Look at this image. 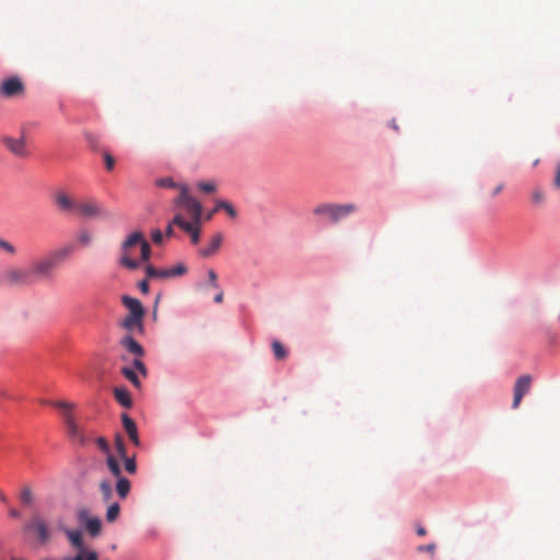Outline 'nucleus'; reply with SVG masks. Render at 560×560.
<instances>
[{
    "mask_svg": "<svg viewBox=\"0 0 560 560\" xmlns=\"http://www.w3.org/2000/svg\"><path fill=\"white\" fill-rule=\"evenodd\" d=\"M159 185L162 187H173L174 183L171 178H163L159 182Z\"/></svg>",
    "mask_w": 560,
    "mask_h": 560,
    "instance_id": "09e8293b",
    "label": "nucleus"
},
{
    "mask_svg": "<svg viewBox=\"0 0 560 560\" xmlns=\"http://www.w3.org/2000/svg\"><path fill=\"white\" fill-rule=\"evenodd\" d=\"M24 94L25 85L16 75L7 78L0 83V95L5 98L22 97Z\"/></svg>",
    "mask_w": 560,
    "mask_h": 560,
    "instance_id": "6e6552de",
    "label": "nucleus"
},
{
    "mask_svg": "<svg viewBox=\"0 0 560 560\" xmlns=\"http://www.w3.org/2000/svg\"><path fill=\"white\" fill-rule=\"evenodd\" d=\"M545 200V194L541 189H535L533 192H532V201L535 203V205H541Z\"/></svg>",
    "mask_w": 560,
    "mask_h": 560,
    "instance_id": "e433bc0d",
    "label": "nucleus"
},
{
    "mask_svg": "<svg viewBox=\"0 0 560 560\" xmlns=\"http://www.w3.org/2000/svg\"><path fill=\"white\" fill-rule=\"evenodd\" d=\"M130 488H131V485L127 478H125V477L117 478L115 489L120 499L124 500L128 497V494L130 492Z\"/></svg>",
    "mask_w": 560,
    "mask_h": 560,
    "instance_id": "aec40b11",
    "label": "nucleus"
},
{
    "mask_svg": "<svg viewBox=\"0 0 560 560\" xmlns=\"http://www.w3.org/2000/svg\"><path fill=\"white\" fill-rule=\"evenodd\" d=\"M273 354L278 360H282L287 355V351L280 341L275 340L272 342Z\"/></svg>",
    "mask_w": 560,
    "mask_h": 560,
    "instance_id": "7c9ffc66",
    "label": "nucleus"
},
{
    "mask_svg": "<svg viewBox=\"0 0 560 560\" xmlns=\"http://www.w3.org/2000/svg\"><path fill=\"white\" fill-rule=\"evenodd\" d=\"M559 320H560V313H559Z\"/></svg>",
    "mask_w": 560,
    "mask_h": 560,
    "instance_id": "680f3d73",
    "label": "nucleus"
},
{
    "mask_svg": "<svg viewBox=\"0 0 560 560\" xmlns=\"http://www.w3.org/2000/svg\"><path fill=\"white\" fill-rule=\"evenodd\" d=\"M121 373L132 385L140 387V381L132 369L125 366L121 369Z\"/></svg>",
    "mask_w": 560,
    "mask_h": 560,
    "instance_id": "a878e982",
    "label": "nucleus"
},
{
    "mask_svg": "<svg viewBox=\"0 0 560 560\" xmlns=\"http://www.w3.org/2000/svg\"><path fill=\"white\" fill-rule=\"evenodd\" d=\"M100 492L105 502H109L113 498L112 483L108 480H102L100 482Z\"/></svg>",
    "mask_w": 560,
    "mask_h": 560,
    "instance_id": "b1692460",
    "label": "nucleus"
},
{
    "mask_svg": "<svg viewBox=\"0 0 560 560\" xmlns=\"http://www.w3.org/2000/svg\"><path fill=\"white\" fill-rule=\"evenodd\" d=\"M85 529L92 537L98 536L102 529L101 520L97 517L88 518L85 522Z\"/></svg>",
    "mask_w": 560,
    "mask_h": 560,
    "instance_id": "412c9836",
    "label": "nucleus"
},
{
    "mask_svg": "<svg viewBox=\"0 0 560 560\" xmlns=\"http://www.w3.org/2000/svg\"><path fill=\"white\" fill-rule=\"evenodd\" d=\"M530 385L532 377L529 375L525 374L517 378L514 386L512 408L516 409L520 406L524 395L529 392Z\"/></svg>",
    "mask_w": 560,
    "mask_h": 560,
    "instance_id": "f8f14e48",
    "label": "nucleus"
},
{
    "mask_svg": "<svg viewBox=\"0 0 560 560\" xmlns=\"http://www.w3.org/2000/svg\"><path fill=\"white\" fill-rule=\"evenodd\" d=\"M133 366H135V368H136L140 373H142L143 375H145V374H147L145 365H144V363H143L141 360L136 359V360L133 361Z\"/></svg>",
    "mask_w": 560,
    "mask_h": 560,
    "instance_id": "37998d69",
    "label": "nucleus"
},
{
    "mask_svg": "<svg viewBox=\"0 0 560 560\" xmlns=\"http://www.w3.org/2000/svg\"><path fill=\"white\" fill-rule=\"evenodd\" d=\"M120 512V506L118 503H112L106 512V520L107 522L112 523L117 520Z\"/></svg>",
    "mask_w": 560,
    "mask_h": 560,
    "instance_id": "c85d7f7f",
    "label": "nucleus"
},
{
    "mask_svg": "<svg viewBox=\"0 0 560 560\" xmlns=\"http://www.w3.org/2000/svg\"><path fill=\"white\" fill-rule=\"evenodd\" d=\"M86 139H88V141L90 142L91 145H93V147L95 145L96 140H95V138L92 135H88Z\"/></svg>",
    "mask_w": 560,
    "mask_h": 560,
    "instance_id": "6e6d98bb",
    "label": "nucleus"
},
{
    "mask_svg": "<svg viewBox=\"0 0 560 560\" xmlns=\"http://www.w3.org/2000/svg\"><path fill=\"white\" fill-rule=\"evenodd\" d=\"M2 143L16 158L24 159V158L28 156L26 139L24 136H22L19 139L10 137V136H4L2 138Z\"/></svg>",
    "mask_w": 560,
    "mask_h": 560,
    "instance_id": "9b49d317",
    "label": "nucleus"
},
{
    "mask_svg": "<svg viewBox=\"0 0 560 560\" xmlns=\"http://www.w3.org/2000/svg\"><path fill=\"white\" fill-rule=\"evenodd\" d=\"M553 184L557 188H560V162H558L557 166H556V175H555Z\"/></svg>",
    "mask_w": 560,
    "mask_h": 560,
    "instance_id": "49530a36",
    "label": "nucleus"
},
{
    "mask_svg": "<svg viewBox=\"0 0 560 560\" xmlns=\"http://www.w3.org/2000/svg\"><path fill=\"white\" fill-rule=\"evenodd\" d=\"M10 516L12 517H19L20 516V512L15 509H11L10 510Z\"/></svg>",
    "mask_w": 560,
    "mask_h": 560,
    "instance_id": "4d7b16f0",
    "label": "nucleus"
},
{
    "mask_svg": "<svg viewBox=\"0 0 560 560\" xmlns=\"http://www.w3.org/2000/svg\"><path fill=\"white\" fill-rule=\"evenodd\" d=\"M145 273H147V277H149V278L158 279V269L154 268L152 265L145 266Z\"/></svg>",
    "mask_w": 560,
    "mask_h": 560,
    "instance_id": "79ce46f5",
    "label": "nucleus"
},
{
    "mask_svg": "<svg viewBox=\"0 0 560 560\" xmlns=\"http://www.w3.org/2000/svg\"><path fill=\"white\" fill-rule=\"evenodd\" d=\"M106 464H107L108 470L110 471V474L114 477H116V478L121 477L120 465L113 454H108V456L106 457Z\"/></svg>",
    "mask_w": 560,
    "mask_h": 560,
    "instance_id": "5701e85b",
    "label": "nucleus"
},
{
    "mask_svg": "<svg viewBox=\"0 0 560 560\" xmlns=\"http://www.w3.org/2000/svg\"><path fill=\"white\" fill-rule=\"evenodd\" d=\"M0 249L4 250L9 255H14L16 253V248L3 238H0Z\"/></svg>",
    "mask_w": 560,
    "mask_h": 560,
    "instance_id": "f704fd0d",
    "label": "nucleus"
},
{
    "mask_svg": "<svg viewBox=\"0 0 560 560\" xmlns=\"http://www.w3.org/2000/svg\"><path fill=\"white\" fill-rule=\"evenodd\" d=\"M74 213L85 219H95L105 215L104 209L94 199L78 200Z\"/></svg>",
    "mask_w": 560,
    "mask_h": 560,
    "instance_id": "1a4fd4ad",
    "label": "nucleus"
},
{
    "mask_svg": "<svg viewBox=\"0 0 560 560\" xmlns=\"http://www.w3.org/2000/svg\"><path fill=\"white\" fill-rule=\"evenodd\" d=\"M121 301L122 304L129 310V314L121 322V326L127 330H132L137 328L140 331H142L144 310L141 302L128 295H124L121 298Z\"/></svg>",
    "mask_w": 560,
    "mask_h": 560,
    "instance_id": "20e7f679",
    "label": "nucleus"
},
{
    "mask_svg": "<svg viewBox=\"0 0 560 560\" xmlns=\"http://www.w3.org/2000/svg\"><path fill=\"white\" fill-rule=\"evenodd\" d=\"M503 188H504L503 184L497 185L492 191V197H495L497 195H499L503 190Z\"/></svg>",
    "mask_w": 560,
    "mask_h": 560,
    "instance_id": "3c124183",
    "label": "nucleus"
},
{
    "mask_svg": "<svg viewBox=\"0 0 560 560\" xmlns=\"http://www.w3.org/2000/svg\"><path fill=\"white\" fill-rule=\"evenodd\" d=\"M168 269H170L172 278L173 277L183 276L187 271V268H186V266L184 264H178L175 267H172V268H168Z\"/></svg>",
    "mask_w": 560,
    "mask_h": 560,
    "instance_id": "c9c22d12",
    "label": "nucleus"
},
{
    "mask_svg": "<svg viewBox=\"0 0 560 560\" xmlns=\"http://www.w3.org/2000/svg\"><path fill=\"white\" fill-rule=\"evenodd\" d=\"M95 443L98 446V448L106 455V457L108 456V454H112L109 443L105 438H103V436L97 438L95 440Z\"/></svg>",
    "mask_w": 560,
    "mask_h": 560,
    "instance_id": "72a5a7b5",
    "label": "nucleus"
},
{
    "mask_svg": "<svg viewBox=\"0 0 560 560\" xmlns=\"http://www.w3.org/2000/svg\"><path fill=\"white\" fill-rule=\"evenodd\" d=\"M20 500L24 505H31L33 503V492L28 486H24L22 488Z\"/></svg>",
    "mask_w": 560,
    "mask_h": 560,
    "instance_id": "cd10ccee",
    "label": "nucleus"
},
{
    "mask_svg": "<svg viewBox=\"0 0 560 560\" xmlns=\"http://www.w3.org/2000/svg\"><path fill=\"white\" fill-rule=\"evenodd\" d=\"M167 278H172L168 268L158 269V279H167Z\"/></svg>",
    "mask_w": 560,
    "mask_h": 560,
    "instance_id": "a18cd8bd",
    "label": "nucleus"
},
{
    "mask_svg": "<svg viewBox=\"0 0 560 560\" xmlns=\"http://www.w3.org/2000/svg\"><path fill=\"white\" fill-rule=\"evenodd\" d=\"M222 301H223V291L219 290L217 295L214 296V302L215 303H222Z\"/></svg>",
    "mask_w": 560,
    "mask_h": 560,
    "instance_id": "603ef678",
    "label": "nucleus"
},
{
    "mask_svg": "<svg viewBox=\"0 0 560 560\" xmlns=\"http://www.w3.org/2000/svg\"><path fill=\"white\" fill-rule=\"evenodd\" d=\"M152 241L155 243V244H161L162 241H163V234L160 230H154L152 232Z\"/></svg>",
    "mask_w": 560,
    "mask_h": 560,
    "instance_id": "c03bdc74",
    "label": "nucleus"
},
{
    "mask_svg": "<svg viewBox=\"0 0 560 560\" xmlns=\"http://www.w3.org/2000/svg\"><path fill=\"white\" fill-rule=\"evenodd\" d=\"M121 422H122L124 429L126 430L130 441L136 446H139L140 440L138 436V430H137L136 422L127 413L121 415Z\"/></svg>",
    "mask_w": 560,
    "mask_h": 560,
    "instance_id": "dca6fc26",
    "label": "nucleus"
},
{
    "mask_svg": "<svg viewBox=\"0 0 560 560\" xmlns=\"http://www.w3.org/2000/svg\"><path fill=\"white\" fill-rule=\"evenodd\" d=\"M173 225H176L175 223H173V221L167 225L166 231H165L167 236L173 235V233H174Z\"/></svg>",
    "mask_w": 560,
    "mask_h": 560,
    "instance_id": "864d4df0",
    "label": "nucleus"
},
{
    "mask_svg": "<svg viewBox=\"0 0 560 560\" xmlns=\"http://www.w3.org/2000/svg\"><path fill=\"white\" fill-rule=\"evenodd\" d=\"M223 210H224V211L226 212V214H228L230 218H232V219H235V218L237 217V211H236V209L233 207V205H232V203H230V202H228V201H226V206L224 207V209H223Z\"/></svg>",
    "mask_w": 560,
    "mask_h": 560,
    "instance_id": "58836bf2",
    "label": "nucleus"
},
{
    "mask_svg": "<svg viewBox=\"0 0 560 560\" xmlns=\"http://www.w3.org/2000/svg\"><path fill=\"white\" fill-rule=\"evenodd\" d=\"M57 267L56 262L50 255L40 259L34 260L28 268L34 284L44 278H48L51 271Z\"/></svg>",
    "mask_w": 560,
    "mask_h": 560,
    "instance_id": "0eeeda50",
    "label": "nucleus"
},
{
    "mask_svg": "<svg viewBox=\"0 0 560 560\" xmlns=\"http://www.w3.org/2000/svg\"><path fill=\"white\" fill-rule=\"evenodd\" d=\"M31 529L34 530L40 542H47L50 538L49 529L42 518H36L30 525Z\"/></svg>",
    "mask_w": 560,
    "mask_h": 560,
    "instance_id": "f3484780",
    "label": "nucleus"
},
{
    "mask_svg": "<svg viewBox=\"0 0 560 560\" xmlns=\"http://www.w3.org/2000/svg\"><path fill=\"white\" fill-rule=\"evenodd\" d=\"M115 399L125 408H130L132 405L131 396L126 387H116L114 389Z\"/></svg>",
    "mask_w": 560,
    "mask_h": 560,
    "instance_id": "6ab92c4d",
    "label": "nucleus"
},
{
    "mask_svg": "<svg viewBox=\"0 0 560 560\" xmlns=\"http://www.w3.org/2000/svg\"><path fill=\"white\" fill-rule=\"evenodd\" d=\"M139 289L141 290V292L143 293H149V282L148 280H142L139 282Z\"/></svg>",
    "mask_w": 560,
    "mask_h": 560,
    "instance_id": "de8ad7c7",
    "label": "nucleus"
},
{
    "mask_svg": "<svg viewBox=\"0 0 560 560\" xmlns=\"http://www.w3.org/2000/svg\"><path fill=\"white\" fill-rule=\"evenodd\" d=\"M208 277H209V283L212 288L214 289H219V284H218V276H217V272L212 269L209 270L208 272Z\"/></svg>",
    "mask_w": 560,
    "mask_h": 560,
    "instance_id": "4c0bfd02",
    "label": "nucleus"
},
{
    "mask_svg": "<svg viewBox=\"0 0 560 560\" xmlns=\"http://www.w3.org/2000/svg\"><path fill=\"white\" fill-rule=\"evenodd\" d=\"M417 534H418L419 536H424V535L427 534V530H425V528H424V527L419 526V527L417 528Z\"/></svg>",
    "mask_w": 560,
    "mask_h": 560,
    "instance_id": "5fc2aeb1",
    "label": "nucleus"
},
{
    "mask_svg": "<svg viewBox=\"0 0 560 560\" xmlns=\"http://www.w3.org/2000/svg\"><path fill=\"white\" fill-rule=\"evenodd\" d=\"M215 212H213V210L207 214L206 219L207 220H210L212 218V215L214 214Z\"/></svg>",
    "mask_w": 560,
    "mask_h": 560,
    "instance_id": "052dcab7",
    "label": "nucleus"
},
{
    "mask_svg": "<svg viewBox=\"0 0 560 560\" xmlns=\"http://www.w3.org/2000/svg\"><path fill=\"white\" fill-rule=\"evenodd\" d=\"M173 223H175L179 229L188 233L194 244H197L199 242L201 222H189L183 217V214L177 213L173 218Z\"/></svg>",
    "mask_w": 560,
    "mask_h": 560,
    "instance_id": "9d476101",
    "label": "nucleus"
},
{
    "mask_svg": "<svg viewBox=\"0 0 560 560\" xmlns=\"http://www.w3.org/2000/svg\"><path fill=\"white\" fill-rule=\"evenodd\" d=\"M175 205L186 212L190 218L189 222H201L202 206L197 199L190 196L187 186H180L179 196L175 200Z\"/></svg>",
    "mask_w": 560,
    "mask_h": 560,
    "instance_id": "39448f33",
    "label": "nucleus"
},
{
    "mask_svg": "<svg viewBox=\"0 0 560 560\" xmlns=\"http://www.w3.org/2000/svg\"><path fill=\"white\" fill-rule=\"evenodd\" d=\"M54 201L59 211L74 213L77 200H74L63 190H58L54 194Z\"/></svg>",
    "mask_w": 560,
    "mask_h": 560,
    "instance_id": "ddd939ff",
    "label": "nucleus"
},
{
    "mask_svg": "<svg viewBox=\"0 0 560 560\" xmlns=\"http://www.w3.org/2000/svg\"><path fill=\"white\" fill-rule=\"evenodd\" d=\"M435 548H436L435 544L432 542V544H429V545H425V546H419L418 547V551H420V552H429V553L433 555L434 551H435Z\"/></svg>",
    "mask_w": 560,
    "mask_h": 560,
    "instance_id": "a19ab883",
    "label": "nucleus"
},
{
    "mask_svg": "<svg viewBox=\"0 0 560 560\" xmlns=\"http://www.w3.org/2000/svg\"><path fill=\"white\" fill-rule=\"evenodd\" d=\"M0 500L5 503L8 501V498L5 497L4 493H0Z\"/></svg>",
    "mask_w": 560,
    "mask_h": 560,
    "instance_id": "bf43d9fd",
    "label": "nucleus"
},
{
    "mask_svg": "<svg viewBox=\"0 0 560 560\" xmlns=\"http://www.w3.org/2000/svg\"><path fill=\"white\" fill-rule=\"evenodd\" d=\"M78 242L83 245V246H88L92 243V240H93V235L91 234V232H89L88 230H81L79 233H78Z\"/></svg>",
    "mask_w": 560,
    "mask_h": 560,
    "instance_id": "c756f323",
    "label": "nucleus"
},
{
    "mask_svg": "<svg viewBox=\"0 0 560 560\" xmlns=\"http://www.w3.org/2000/svg\"><path fill=\"white\" fill-rule=\"evenodd\" d=\"M51 405L62 411L67 435L71 443L82 447L86 446L92 439L93 432L77 422L73 415L71 413V410L74 406L70 402L61 400L51 402Z\"/></svg>",
    "mask_w": 560,
    "mask_h": 560,
    "instance_id": "f257e3e1",
    "label": "nucleus"
},
{
    "mask_svg": "<svg viewBox=\"0 0 560 560\" xmlns=\"http://www.w3.org/2000/svg\"><path fill=\"white\" fill-rule=\"evenodd\" d=\"M357 210V206L352 203L348 205H335V203H322L314 208L313 213L315 215H326L329 218L331 223H337L341 219L348 217Z\"/></svg>",
    "mask_w": 560,
    "mask_h": 560,
    "instance_id": "423d86ee",
    "label": "nucleus"
},
{
    "mask_svg": "<svg viewBox=\"0 0 560 560\" xmlns=\"http://www.w3.org/2000/svg\"><path fill=\"white\" fill-rule=\"evenodd\" d=\"M223 242V234L221 232H217L212 235L210 243L208 246L199 249V255L202 258H209L214 256L220 249Z\"/></svg>",
    "mask_w": 560,
    "mask_h": 560,
    "instance_id": "2eb2a0df",
    "label": "nucleus"
},
{
    "mask_svg": "<svg viewBox=\"0 0 560 560\" xmlns=\"http://www.w3.org/2000/svg\"><path fill=\"white\" fill-rule=\"evenodd\" d=\"M0 282L9 289H22L34 285L27 267L11 265L0 273Z\"/></svg>",
    "mask_w": 560,
    "mask_h": 560,
    "instance_id": "7ed1b4c3",
    "label": "nucleus"
},
{
    "mask_svg": "<svg viewBox=\"0 0 560 560\" xmlns=\"http://www.w3.org/2000/svg\"><path fill=\"white\" fill-rule=\"evenodd\" d=\"M63 533L68 537L71 546L75 549V553L96 552L95 550L88 549L84 546L82 533L78 529L63 528Z\"/></svg>",
    "mask_w": 560,
    "mask_h": 560,
    "instance_id": "4468645a",
    "label": "nucleus"
},
{
    "mask_svg": "<svg viewBox=\"0 0 560 560\" xmlns=\"http://www.w3.org/2000/svg\"><path fill=\"white\" fill-rule=\"evenodd\" d=\"M122 459L125 460V469H126V471L128 474H131V475L136 474V471H137V463H136L135 456L128 457L126 455V457L122 458Z\"/></svg>",
    "mask_w": 560,
    "mask_h": 560,
    "instance_id": "473e14b6",
    "label": "nucleus"
},
{
    "mask_svg": "<svg viewBox=\"0 0 560 560\" xmlns=\"http://www.w3.org/2000/svg\"><path fill=\"white\" fill-rule=\"evenodd\" d=\"M61 560H98V555L97 552H80L74 556L65 557Z\"/></svg>",
    "mask_w": 560,
    "mask_h": 560,
    "instance_id": "393cba45",
    "label": "nucleus"
},
{
    "mask_svg": "<svg viewBox=\"0 0 560 560\" xmlns=\"http://www.w3.org/2000/svg\"><path fill=\"white\" fill-rule=\"evenodd\" d=\"M115 448L120 458H125L127 455L126 444L120 434H117L115 438Z\"/></svg>",
    "mask_w": 560,
    "mask_h": 560,
    "instance_id": "bb28decb",
    "label": "nucleus"
},
{
    "mask_svg": "<svg viewBox=\"0 0 560 560\" xmlns=\"http://www.w3.org/2000/svg\"><path fill=\"white\" fill-rule=\"evenodd\" d=\"M198 189L206 194H212L217 190V185L214 182H200L197 185Z\"/></svg>",
    "mask_w": 560,
    "mask_h": 560,
    "instance_id": "2f4dec72",
    "label": "nucleus"
},
{
    "mask_svg": "<svg viewBox=\"0 0 560 560\" xmlns=\"http://www.w3.org/2000/svg\"><path fill=\"white\" fill-rule=\"evenodd\" d=\"M225 206H226V201H225V200H218V201L215 202L214 208H213V212H217V211H219V210L224 209V207H225Z\"/></svg>",
    "mask_w": 560,
    "mask_h": 560,
    "instance_id": "8fccbe9b",
    "label": "nucleus"
},
{
    "mask_svg": "<svg viewBox=\"0 0 560 560\" xmlns=\"http://www.w3.org/2000/svg\"><path fill=\"white\" fill-rule=\"evenodd\" d=\"M105 166L108 171H112L115 165V160L109 153L104 154Z\"/></svg>",
    "mask_w": 560,
    "mask_h": 560,
    "instance_id": "ea45409f",
    "label": "nucleus"
},
{
    "mask_svg": "<svg viewBox=\"0 0 560 560\" xmlns=\"http://www.w3.org/2000/svg\"><path fill=\"white\" fill-rule=\"evenodd\" d=\"M389 126H390L394 130H396V131H398V130H399V127H398V125L396 124V120H395V119H393V120L390 121Z\"/></svg>",
    "mask_w": 560,
    "mask_h": 560,
    "instance_id": "13d9d810",
    "label": "nucleus"
},
{
    "mask_svg": "<svg viewBox=\"0 0 560 560\" xmlns=\"http://www.w3.org/2000/svg\"><path fill=\"white\" fill-rule=\"evenodd\" d=\"M73 252V247L72 246H65L62 248H59L57 250H54L51 252L49 255L51 256V258L54 259V261L56 262V265L58 266V264L67 258L68 256L71 255V253Z\"/></svg>",
    "mask_w": 560,
    "mask_h": 560,
    "instance_id": "4be33fe9",
    "label": "nucleus"
},
{
    "mask_svg": "<svg viewBox=\"0 0 560 560\" xmlns=\"http://www.w3.org/2000/svg\"><path fill=\"white\" fill-rule=\"evenodd\" d=\"M139 245L141 250V260L148 261L151 257V247L141 232L131 233L121 244V255L119 265L129 270H136L140 267V261L131 257L132 248Z\"/></svg>",
    "mask_w": 560,
    "mask_h": 560,
    "instance_id": "f03ea898",
    "label": "nucleus"
},
{
    "mask_svg": "<svg viewBox=\"0 0 560 560\" xmlns=\"http://www.w3.org/2000/svg\"><path fill=\"white\" fill-rule=\"evenodd\" d=\"M120 343L126 350L137 357H142L144 353L142 346L131 336L124 337Z\"/></svg>",
    "mask_w": 560,
    "mask_h": 560,
    "instance_id": "a211bd4d",
    "label": "nucleus"
}]
</instances>
